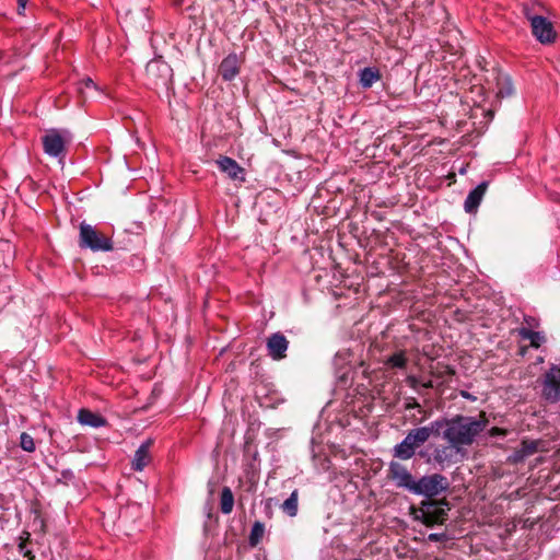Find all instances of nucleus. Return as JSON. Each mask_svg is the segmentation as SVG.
Segmentation results:
<instances>
[{"instance_id":"obj_35","label":"nucleus","mask_w":560,"mask_h":560,"mask_svg":"<svg viewBox=\"0 0 560 560\" xmlns=\"http://www.w3.org/2000/svg\"><path fill=\"white\" fill-rule=\"evenodd\" d=\"M528 346H521L518 349V353L524 357L527 353Z\"/></svg>"},{"instance_id":"obj_34","label":"nucleus","mask_w":560,"mask_h":560,"mask_svg":"<svg viewBox=\"0 0 560 560\" xmlns=\"http://www.w3.org/2000/svg\"><path fill=\"white\" fill-rule=\"evenodd\" d=\"M524 322L528 324V326H535L537 325L536 320L530 316H525Z\"/></svg>"},{"instance_id":"obj_25","label":"nucleus","mask_w":560,"mask_h":560,"mask_svg":"<svg viewBox=\"0 0 560 560\" xmlns=\"http://www.w3.org/2000/svg\"><path fill=\"white\" fill-rule=\"evenodd\" d=\"M544 10V7L538 1H530L523 4V14L527 19V21L530 23V16H541L539 14L540 11Z\"/></svg>"},{"instance_id":"obj_16","label":"nucleus","mask_w":560,"mask_h":560,"mask_svg":"<svg viewBox=\"0 0 560 560\" xmlns=\"http://www.w3.org/2000/svg\"><path fill=\"white\" fill-rule=\"evenodd\" d=\"M152 444V440H147L136 451L133 459L131 462V468L135 471L143 470L151 463L152 457L150 454V448Z\"/></svg>"},{"instance_id":"obj_27","label":"nucleus","mask_w":560,"mask_h":560,"mask_svg":"<svg viewBox=\"0 0 560 560\" xmlns=\"http://www.w3.org/2000/svg\"><path fill=\"white\" fill-rule=\"evenodd\" d=\"M282 510L290 516H295L298 513V492L296 490L283 502Z\"/></svg>"},{"instance_id":"obj_3","label":"nucleus","mask_w":560,"mask_h":560,"mask_svg":"<svg viewBox=\"0 0 560 560\" xmlns=\"http://www.w3.org/2000/svg\"><path fill=\"white\" fill-rule=\"evenodd\" d=\"M79 246L92 252H110L114 248L110 236L85 222H81L79 226Z\"/></svg>"},{"instance_id":"obj_39","label":"nucleus","mask_w":560,"mask_h":560,"mask_svg":"<svg viewBox=\"0 0 560 560\" xmlns=\"http://www.w3.org/2000/svg\"><path fill=\"white\" fill-rule=\"evenodd\" d=\"M353 560H363V559H361V558H355V559H353Z\"/></svg>"},{"instance_id":"obj_24","label":"nucleus","mask_w":560,"mask_h":560,"mask_svg":"<svg viewBox=\"0 0 560 560\" xmlns=\"http://www.w3.org/2000/svg\"><path fill=\"white\" fill-rule=\"evenodd\" d=\"M20 542L18 545L19 552L23 555V557L27 558V560H35V556L33 551L27 548V545L31 544V534L24 530L20 536Z\"/></svg>"},{"instance_id":"obj_13","label":"nucleus","mask_w":560,"mask_h":560,"mask_svg":"<svg viewBox=\"0 0 560 560\" xmlns=\"http://www.w3.org/2000/svg\"><path fill=\"white\" fill-rule=\"evenodd\" d=\"M289 347V341L285 336L281 332H275L267 339V350L268 354L273 360H281L285 358L287 350Z\"/></svg>"},{"instance_id":"obj_20","label":"nucleus","mask_w":560,"mask_h":560,"mask_svg":"<svg viewBox=\"0 0 560 560\" xmlns=\"http://www.w3.org/2000/svg\"><path fill=\"white\" fill-rule=\"evenodd\" d=\"M78 421L83 425L101 428L106 424V419L101 415L89 409H81L78 415Z\"/></svg>"},{"instance_id":"obj_33","label":"nucleus","mask_w":560,"mask_h":560,"mask_svg":"<svg viewBox=\"0 0 560 560\" xmlns=\"http://www.w3.org/2000/svg\"><path fill=\"white\" fill-rule=\"evenodd\" d=\"M434 387V384L431 380L427 381V382H421V388H433Z\"/></svg>"},{"instance_id":"obj_1","label":"nucleus","mask_w":560,"mask_h":560,"mask_svg":"<svg viewBox=\"0 0 560 560\" xmlns=\"http://www.w3.org/2000/svg\"><path fill=\"white\" fill-rule=\"evenodd\" d=\"M488 423L489 420L483 411L477 418L458 415L445 421L443 438L454 447L469 446Z\"/></svg>"},{"instance_id":"obj_4","label":"nucleus","mask_w":560,"mask_h":560,"mask_svg":"<svg viewBox=\"0 0 560 560\" xmlns=\"http://www.w3.org/2000/svg\"><path fill=\"white\" fill-rule=\"evenodd\" d=\"M432 428L420 427L408 432L405 439L394 447V457L408 460L416 454V450L423 445L431 436Z\"/></svg>"},{"instance_id":"obj_15","label":"nucleus","mask_w":560,"mask_h":560,"mask_svg":"<svg viewBox=\"0 0 560 560\" xmlns=\"http://www.w3.org/2000/svg\"><path fill=\"white\" fill-rule=\"evenodd\" d=\"M241 59L235 52L229 54L219 66V74L224 81H232L240 73Z\"/></svg>"},{"instance_id":"obj_11","label":"nucleus","mask_w":560,"mask_h":560,"mask_svg":"<svg viewBox=\"0 0 560 560\" xmlns=\"http://www.w3.org/2000/svg\"><path fill=\"white\" fill-rule=\"evenodd\" d=\"M544 442L541 440H527L524 439L521 442L520 447H517L513 454L508 457V462L511 464H518L524 462V459L528 456L534 455L538 451L541 450Z\"/></svg>"},{"instance_id":"obj_17","label":"nucleus","mask_w":560,"mask_h":560,"mask_svg":"<svg viewBox=\"0 0 560 560\" xmlns=\"http://www.w3.org/2000/svg\"><path fill=\"white\" fill-rule=\"evenodd\" d=\"M488 188V182L480 183L475 189H472L464 203L465 211L468 213H474L477 211L486 191Z\"/></svg>"},{"instance_id":"obj_28","label":"nucleus","mask_w":560,"mask_h":560,"mask_svg":"<svg viewBox=\"0 0 560 560\" xmlns=\"http://www.w3.org/2000/svg\"><path fill=\"white\" fill-rule=\"evenodd\" d=\"M20 446L23 451L32 453L35 451V442L34 439L26 432H23L20 438Z\"/></svg>"},{"instance_id":"obj_19","label":"nucleus","mask_w":560,"mask_h":560,"mask_svg":"<svg viewBox=\"0 0 560 560\" xmlns=\"http://www.w3.org/2000/svg\"><path fill=\"white\" fill-rule=\"evenodd\" d=\"M517 336L522 340H529V347L538 349L546 342V336L541 331H534L527 327H520L516 329Z\"/></svg>"},{"instance_id":"obj_22","label":"nucleus","mask_w":560,"mask_h":560,"mask_svg":"<svg viewBox=\"0 0 560 560\" xmlns=\"http://www.w3.org/2000/svg\"><path fill=\"white\" fill-rule=\"evenodd\" d=\"M384 364L387 369H398V370L406 369V366L408 364V358H407L406 351L399 350V351L394 352L392 355H389L385 360Z\"/></svg>"},{"instance_id":"obj_29","label":"nucleus","mask_w":560,"mask_h":560,"mask_svg":"<svg viewBox=\"0 0 560 560\" xmlns=\"http://www.w3.org/2000/svg\"><path fill=\"white\" fill-rule=\"evenodd\" d=\"M509 431L506 429H502L499 427H493L489 430L488 434L489 436H506Z\"/></svg>"},{"instance_id":"obj_21","label":"nucleus","mask_w":560,"mask_h":560,"mask_svg":"<svg viewBox=\"0 0 560 560\" xmlns=\"http://www.w3.org/2000/svg\"><path fill=\"white\" fill-rule=\"evenodd\" d=\"M381 79V72L376 67H366L359 71V82L362 88L369 89Z\"/></svg>"},{"instance_id":"obj_5","label":"nucleus","mask_w":560,"mask_h":560,"mask_svg":"<svg viewBox=\"0 0 560 560\" xmlns=\"http://www.w3.org/2000/svg\"><path fill=\"white\" fill-rule=\"evenodd\" d=\"M451 510L448 502L444 500L423 501L417 511L416 518L429 527L443 524L447 520V513Z\"/></svg>"},{"instance_id":"obj_7","label":"nucleus","mask_w":560,"mask_h":560,"mask_svg":"<svg viewBox=\"0 0 560 560\" xmlns=\"http://www.w3.org/2000/svg\"><path fill=\"white\" fill-rule=\"evenodd\" d=\"M448 480L441 474H432L421 477L416 480V485L412 489L413 494H421L428 498L435 497L443 491L448 489Z\"/></svg>"},{"instance_id":"obj_36","label":"nucleus","mask_w":560,"mask_h":560,"mask_svg":"<svg viewBox=\"0 0 560 560\" xmlns=\"http://www.w3.org/2000/svg\"><path fill=\"white\" fill-rule=\"evenodd\" d=\"M419 404L417 402L416 399L412 400V402L408 404L407 408H413V407H418Z\"/></svg>"},{"instance_id":"obj_9","label":"nucleus","mask_w":560,"mask_h":560,"mask_svg":"<svg viewBox=\"0 0 560 560\" xmlns=\"http://www.w3.org/2000/svg\"><path fill=\"white\" fill-rule=\"evenodd\" d=\"M532 34L542 45H550L556 42L557 33L551 21L545 16H530Z\"/></svg>"},{"instance_id":"obj_37","label":"nucleus","mask_w":560,"mask_h":560,"mask_svg":"<svg viewBox=\"0 0 560 560\" xmlns=\"http://www.w3.org/2000/svg\"><path fill=\"white\" fill-rule=\"evenodd\" d=\"M445 373H446V374H450V375H454V373H455V372H454V370H453V369H451L450 366H445Z\"/></svg>"},{"instance_id":"obj_6","label":"nucleus","mask_w":560,"mask_h":560,"mask_svg":"<svg viewBox=\"0 0 560 560\" xmlns=\"http://www.w3.org/2000/svg\"><path fill=\"white\" fill-rule=\"evenodd\" d=\"M145 77L148 84L167 88L173 78V70L162 58H154L147 63Z\"/></svg>"},{"instance_id":"obj_31","label":"nucleus","mask_w":560,"mask_h":560,"mask_svg":"<svg viewBox=\"0 0 560 560\" xmlns=\"http://www.w3.org/2000/svg\"><path fill=\"white\" fill-rule=\"evenodd\" d=\"M428 540L430 541H434V542H438V541H446L447 540V536L445 533H432L428 536Z\"/></svg>"},{"instance_id":"obj_10","label":"nucleus","mask_w":560,"mask_h":560,"mask_svg":"<svg viewBox=\"0 0 560 560\" xmlns=\"http://www.w3.org/2000/svg\"><path fill=\"white\" fill-rule=\"evenodd\" d=\"M388 478L394 481L397 488H402L412 493L416 480L411 472L400 463L390 462L388 467Z\"/></svg>"},{"instance_id":"obj_18","label":"nucleus","mask_w":560,"mask_h":560,"mask_svg":"<svg viewBox=\"0 0 560 560\" xmlns=\"http://www.w3.org/2000/svg\"><path fill=\"white\" fill-rule=\"evenodd\" d=\"M495 95L498 98H505L513 94L514 88L509 75L501 72L495 73Z\"/></svg>"},{"instance_id":"obj_32","label":"nucleus","mask_w":560,"mask_h":560,"mask_svg":"<svg viewBox=\"0 0 560 560\" xmlns=\"http://www.w3.org/2000/svg\"><path fill=\"white\" fill-rule=\"evenodd\" d=\"M28 0H18V13L24 15Z\"/></svg>"},{"instance_id":"obj_30","label":"nucleus","mask_w":560,"mask_h":560,"mask_svg":"<svg viewBox=\"0 0 560 560\" xmlns=\"http://www.w3.org/2000/svg\"><path fill=\"white\" fill-rule=\"evenodd\" d=\"M406 382L415 390H419L421 388V382L413 375L407 376Z\"/></svg>"},{"instance_id":"obj_23","label":"nucleus","mask_w":560,"mask_h":560,"mask_svg":"<svg viewBox=\"0 0 560 560\" xmlns=\"http://www.w3.org/2000/svg\"><path fill=\"white\" fill-rule=\"evenodd\" d=\"M234 506V495L229 487H224L221 491L220 510L223 514H230Z\"/></svg>"},{"instance_id":"obj_14","label":"nucleus","mask_w":560,"mask_h":560,"mask_svg":"<svg viewBox=\"0 0 560 560\" xmlns=\"http://www.w3.org/2000/svg\"><path fill=\"white\" fill-rule=\"evenodd\" d=\"M215 164L218 165L219 170L222 173H225L229 178L236 180L240 179L242 182L245 180V172L240 164L233 160L232 158L220 155L218 160L215 161Z\"/></svg>"},{"instance_id":"obj_38","label":"nucleus","mask_w":560,"mask_h":560,"mask_svg":"<svg viewBox=\"0 0 560 560\" xmlns=\"http://www.w3.org/2000/svg\"><path fill=\"white\" fill-rule=\"evenodd\" d=\"M435 460L439 462V463L443 462V458H442V456L439 453L435 455Z\"/></svg>"},{"instance_id":"obj_26","label":"nucleus","mask_w":560,"mask_h":560,"mask_svg":"<svg viewBox=\"0 0 560 560\" xmlns=\"http://www.w3.org/2000/svg\"><path fill=\"white\" fill-rule=\"evenodd\" d=\"M265 534V525L261 522H255L253 524L250 534H249V545L252 547H256L262 539Z\"/></svg>"},{"instance_id":"obj_2","label":"nucleus","mask_w":560,"mask_h":560,"mask_svg":"<svg viewBox=\"0 0 560 560\" xmlns=\"http://www.w3.org/2000/svg\"><path fill=\"white\" fill-rule=\"evenodd\" d=\"M73 140L72 133L66 128H50L42 137V144L45 154L50 158L63 160L68 148Z\"/></svg>"},{"instance_id":"obj_8","label":"nucleus","mask_w":560,"mask_h":560,"mask_svg":"<svg viewBox=\"0 0 560 560\" xmlns=\"http://www.w3.org/2000/svg\"><path fill=\"white\" fill-rule=\"evenodd\" d=\"M542 398L551 404L560 401V368L551 365L542 377Z\"/></svg>"},{"instance_id":"obj_12","label":"nucleus","mask_w":560,"mask_h":560,"mask_svg":"<svg viewBox=\"0 0 560 560\" xmlns=\"http://www.w3.org/2000/svg\"><path fill=\"white\" fill-rule=\"evenodd\" d=\"M78 92L82 103L102 102L107 97L106 93L91 78H86L79 83Z\"/></svg>"}]
</instances>
